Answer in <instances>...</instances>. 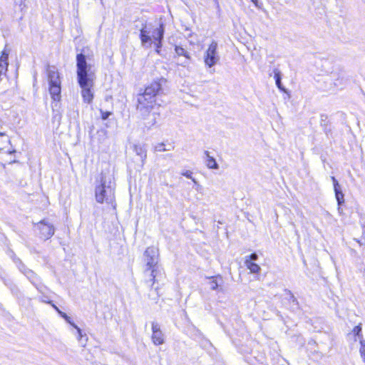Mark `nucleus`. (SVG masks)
<instances>
[{"mask_svg": "<svg viewBox=\"0 0 365 365\" xmlns=\"http://www.w3.org/2000/svg\"><path fill=\"white\" fill-rule=\"evenodd\" d=\"M164 79H159L150 83L145 88L143 93L138 96L137 110L140 115L145 118L148 115H151V121L148 123L149 126H153L156 123L158 113L151 111L156 106V96L162 88V83Z\"/></svg>", "mask_w": 365, "mask_h": 365, "instance_id": "1", "label": "nucleus"}, {"mask_svg": "<svg viewBox=\"0 0 365 365\" xmlns=\"http://www.w3.org/2000/svg\"><path fill=\"white\" fill-rule=\"evenodd\" d=\"M96 200L98 203L112 204L115 200V185L110 178L101 174L100 181L95 187Z\"/></svg>", "mask_w": 365, "mask_h": 365, "instance_id": "2", "label": "nucleus"}, {"mask_svg": "<svg viewBox=\"0 0 365 365\" xmlns=\"http://www.w3.org/2000/svg\"><path fill=\"white\" fill-rule=\"evenodd\" d=\"M158 257V249L155 247H148L144 252V274L146 277H149V280L147 281L151 282V287H153L156 282L155 278L159 269Z\"/></svg>", "mask_w": 365, "mask_h": 365, "instance_id": "3", "label": "nucleus"}, {"mask_svg": "<svg viewBox=\"0 0 365 365\" xmlns=\"http://www.w3.org/2000/svg\"><path fill=\"white\" fill-rule=\"evenodd\" d=\"M76 67L78 83H95L96 68L93 65L86 61V56L83 53H78L76 56Z\"/></svg>", "mask_w": 365, "mask_h": 365, "instance_id": "4", "label": "nucleus"}, {"mask_svg": "<svg viewBox=\"0 0 365 365\" xmlns=\"http://www.w3.org/2000/svg\"><path fill=\"white\" fill-rule=\"evenodd\" d=\"M165 27L163 23L154 28L150 25L144 24L140 30V39L141 45L145 48H150L153 41H163Z\"/></svg>", "mask_w": 365, "mask_h": 365, "instance_id": "5", "label": "nucleus"}, {"mask_svg": "<svg viewBox=\"0 0 365 365\" xmlns=\"http://www.w3.org/2000/svg\"><path fill=\"white\" fill-rule=\"evenodd\" d=\"M48 91L53 101L59 102L61 98V79L55 66H48L46 68Z\"/></svg>", "mask_w": 365, "mask_h": 365, "instance_id": "6", "label": "nucleus"}, {"mask_svg": "<svg viewBox=\"0 0 365 365\" xmlns=\"http://www.w3.org/2000/svg\"><path fill=\"white\" fill-rule=\"evenodd\" d=\"M217 42L215 40H212L204 53V63L205 65L208 68H212L220 61V56L217 51Z\"/></svg>", "mask_w": 365, "mask_h": 365, "instance_id": "7", "label": "nucleus"}, {"mask_svg": "<svg viewBox=\"0 0 365 365\" xmlns=\"http://www.w3.org/2000/svg\"><path fill=\"white\" fill-rule=\"evenodd\" d=\"M81 88V94L83 101L86 103L90 104L92 103L94 98L93 87L95 83H78Z\"/></svg>", "mask_w": 365, "mask_h": 365, "instance_id": "8", "label": "nucleus"}, {"mask_svg": "<svg viewBox=\"0 0 365 365\" xmlns=\"http://www.w3.org/2000/svg\"><path fill=\"white\" fill-rule=\"evenodd\" d=\"M152 341L155 345H161L165 342L164 334L157 322L152 323Z\"/></svg>", "mask_w": 365, "mask_h": 365, "instance_id": "9", "label": "nucleus"}, {"mask_svg": "<svg viewBox=\"0 0 365 365\" xmlns=\"http://www.w3.org/2000/svg\"><path fill=\"white\" fill-rule=\"evenodd\" d=\"M38 228L40 230L41 237L49 239L54 234V227L52 225L48 223L46 220H41L38 224Z\"/></svg>", "mask_w": 365, "mask_h": 365, "instance_id": "10", "label": "nucleus"}, {"mask_svg": "<svg viewBox=\"0 0 365 365\" xmlns=\"http://www.w3.org/2000/svg\"><path fill=\"white\" fill-rule=\"evenodd\" d=\"M9 54V51L5 48L0 56V81L2 76H5L7 71Z\"/></svg>", "mask_w": 365, "mask_h": 365, "instance_id": "11", "label": "nucleus"}, {"mask_svg": "<svg viewBox=\"0 0 365 365\" xmlns=\"http://www.w3.org/2000/svg\"><path fill=\"white\" fill-rule=\"evenodd\" d=\"M19 269L34 285L40 281L36 274L32 270L27 269L24 264H21Z\"/></svg>", "mask_w": 365, "mask_h": 365, "instance_id": "12", "label": "nucleus"}, {"mask_svg": "<svg viewBox=\"0 0 365 365\" xmlns=\"http://www.w3.org/2000/svg\"><path fill=\"white\" fill-rule=\"evenodd\" d=\"M331 180H332L333 184H334V192H335L336 199L337 200L338 205L340 206L344 202V194L342 193V191H341V188L339 187V182L336 180V179L334 177H331Z\"/></svg>", "mask_w": 365, "mask_h": 365, "instance_id": "13", "label": "nucleus"}, {"mask_svg": "<svg viewBox=\"0 0 365 365\" xmlns=\"http://www.w3.org/2000/svg\"><path fill=\"white\" fill-rule=\"evenodd\" d=\"M133 150L137 155L140 156L142 163L144 164L147 158V149L144 144H135L133 145Z\"/></svg>", "mask_w": 365, "mask_h": 365, "instance_id": "14", "label": "nucleus"}, {"mask_svg": "<svg viewBox=\"0 0 365 365\" xmlns=\"http://www.w3.org/2000/svg\"><path fill=\"white\" fill-rule=\"evenodd\" d=\"M207 159L205 161L206 165L210 169H218L219 166L214 158L211 157L208 151H205Z\"/></svg>", "mask_w": 365, "mask_h": 365, "instance_id": "15", "label": "nucleus"}, {"mask_svg": "<svg viewBox=\"0 0 365 365\" xmlns=\"http://www.w3.org/2000/svg\"><path fill=\"white\" fill-rule=\"evenodd\" d=\"M245 264L247 269H250L251 273H259V271L261 270L260 267L258 264H255V262H250V259H245Z\"/></svg>", "mask_w": 365, "mask_h": 365, "instance_id": "16", "label": "nucleus"}, {"mask_svg": "<svg viewBox=\"0 0 365 365\" xmlns=\"http://www.w3.org/2000/svg\"><path fill=\"white\" fill-rule=\"evenodd\" d=\"M175 51L176 55L178 56H185L187 59L190 58V56L188 51L180 46H175Z\"/></svg>", "mask_w": 365, "mask_h": 365, "instance_id": "17", "label": "nucleus"}, {"mask_svg": "<svg viewBox=\"0 0 365 365\" xmlns=\"http://www.w3.org/2000/svg\"><path fill=\"white\" fill-rule=\"evenodd\" d=\"M362 328L361 326L357 325L356 326L353 330L352 334L354 335V341L359 340V342L361 341V339H363V335L361 334Z\"/></svg>", "mask_w": 365, "mask_h": 365, "instance_id": "18", "label": "nucleus"}, {"mask_svg": "<svg viewBox=\"0 0 365 365\" xmlns=\"http://www.w3.org/2000/svg\"><path fill=\"white\" fill-rule=\"evenodd\" d=\"M274 78H275V83H276V86H277V88L280 90H283V87L282 86V83H281V73L280 71L277 69V68H275L274 70Z\"/></svg>", "mask_w": 365, "mask_h": 365, "instance_id": "19", "label": "nucleus"}, {"mask_svg": "<svg viewBox=\"0 0 365 365\" xmlns=\"http://www.w3.org/2000/svg\"><path fill=\"white\" fill-rule=\"evenodd\" d=\"M360 343V348H359V353L360 356L363 360L364 362H365V340L364 339H361Z\"/></svg>", "mask_w": 365, "mask_h": 365, "instance_id": "20", "label": "nucleus"}, {"mask_svg": "<svg viewBox=\"0 0 365 365\" xmlns=\"http://www.w3.org/2000/svg\"><path fill=\"white\" fill-rule=\"evenodd\" d=\"M181 174L183 176L189 179H191L195 184H197V181L195 178H192V173L190 170L184 171Z\"/></svg>", "mask_w": 365, "mask_h": 365, "instance_id": "21", "label": "nucleus"}, {"mask_svg": "<svg viewBox=\"0 0 365 365\" xmlns=\"http://www.w3.org/2000/svg\"><path fill=\"white\" fill-rule=\"evenodd\" d=\"M218 281L216 278L212 277L211 281L210 282V289L215 290L218 287Z\"/></svg>", "mask_w": 365, "mask_h": 365, "instance_id": "22", "label": "nucleus"}, {"mask_svg": "<svg viewBox=\"0 0 365 365\" xmlns=\"http://www.w3.org/2000/svg\"><path fill=\"white\" fill-rule=\"evenodd\" d=\"M155 46V51L157 53L160 54V48L162 47V41H157L153 42Z\"/></svg>", "mask_w": 365, "mask_h": 365, "instance_id": "23", "label": "nucleus"}, {"mask_svg": "<svg viewBox=\"0 0 365 365\" xmlns=\"http://www.w3.org/2000/svg\"><path fill=\"white\" fill-rule=\"evenodd\" d=\"M34 286L39 292L42 294L44 293L46 287L41 284L40 281H38V282H37L36 284H34Z\"/></svg>", "mask_w": 365, "mask_h": 365, "instance_id": "24", "label": "nucleus"}, {"mask_svg": "<svg viewBox=\"0 0 365 365\" xmlns=\"http://www.w3.org/2000/svg\"><path fill=\"white\" fill-rule=\"evenodd\" d=\"M155 150L158 152H163L165 151V145L163 143H159L155 145Z\"/></svg>", "mask_w": 365, "mask_h": 365, "instance_id": "25", "label": "nucleus"}, {"mask_svg": "<svg viewBox=\"0 0 365 365\" xmlns=\"http://www.w3.org/2000/svg\"><path fill=\"white\" fill-rule=\"evenodd\" d=\"M24 1L25 0H15V4H19V6L20 9L21 11L26 7V4L24 3Z\"/></svg>", "mask_w": 365, "mask_h": 365, "instance_id": "26", "label": "nucleus"}, {"mask_svg": "<svg viewBox=\"0 0 365 365\" xmlns=\"http://www.w3.org/2000/svg\"><path fill=\"white\" fill-rule=\"evenodd\" d=\"M101 118L103 120H106L111 114L110 112H108V111L104 112L102 110H101Z\"/></svg>", "mask_w": 365, "mask_h": 365, "instance_id": "27", "label": "nucleus"}, {"mask_svg": "<svg viewBox=\"0 0 365 365\" xmlns=\"http://www.w3.org/2000/svg\"><path fill=\"white\" fill-rule=\"evenodd\" d=\"M245 259H250V262L255 261L258 259V256L256 253H252L250 256H247Z\"/></svg>", "mask_w": 365, "mask_h": 365, "instance_id": "28", "label": "nucleus"}, {"mask_svg": "<svg viewBox=\"0 0 365 365\" xmlns=\"http://www.w3.org/2000/svg\"><path fill=\"white\" fill-rule=\"evenodd\" d=\"M73 327L77 330L78 339L80 340L82 337V331H81V329L77 325H76Z\"/></svg>", "mask_w": 365, "mask_h": 365, "instance_id": "29", "label": "nucleus"}, {"mask_svg": "<svg viewBox=\"0 0 365 365\" xmlns=\"http://www.w3.org/2000/svg\"><path fill=\"white\" fill-rule=\"evenodd\" d=\"M64 319L66 321V322H68V324H70L73 327L76 326V324L73 322H71V317H68V315H66V317H64Z\"/></svg>", "mask_w": 365, "mask_h": 365, "instance_id": "30", "label": "nucleus"}, {"mask_svg": "<svg viewBox=\"0 0 365 365\" xmlns=\"http://www.w3.org/2000/svg\"><path fill=\"white\" fill-rule=\"evenodd\" d=\"M58 314L64 319L66 315H67L66 313L63 312L62 311H58Z\"/></svg>", "mask_w": 365, "mask_h": 365, "instance_id": "31", "label": "nucleus"}, {"mask_svg": "<svg viewBox=\"0 0 365 365\" xmlns=\"http://www.w3.org/2000/svg\"><path fill=\"white\" fill-rule=\"evenodd\" d=\"M52 307L58 313V311H61L54 304L51 302Z\"/></svg>", "mask_w": 365, "mask_h": 365, "instance_id": "32", "label": "nucleus"}, {"mask_svg": "<svg viewBox=\"0 0 365 365\" xmlns=\"http://www.w3.org/2000/svg\"><path fill=\"white\" fill-rule=\"evenodd\" d=\"M40 300H41V302H45V303L51 304V302H50V301H47V300H46V299H45L44 297H42Z\"/></svg>", "mask_w": 365, "mask_h": 365, "instance_id": "33", "label": "nucleus"}, {"mask_svg": "<svg viewBox=\"0 0 365 365\" xmlns=\"http://www.w3.org/2000/svg\"><path fill=\"white\" fill-rule=\"evenodd\" d=\"M252 2L258 8H259V5L258 4L257 0H251Z\"/></svg>", "mask_w": 365, "mask_h": 365, "instance_id": "34", "label": "nucleus"}, {"mask_svg": "<svg viewBox=\"0 0 365 365\" xmlns=\"http://www.w3.org/2000/svg\"><path fill=\"white\" fill-rule=\"evenodd\" d=\"M195 189L197 190H199L201 187V186L197 182V184H195Z\"/></svg>", "mask_w": 365, "mask_h": 365, "instance_id": "35", "label": "nucleus"}, {"mask_svg": "<svg viewBox=\"0 0 365 365\" xmlns=\"http://www.w3.org/2000/svg\"><path fill=\"white\" fill-rule=\"evenodd\" d=\"M186 63H187L186 62H185V63H180V65H181V66H186Z\"/></svg>", "mask_w": 365, "mask_h": 365, "instance_id": "36", "label": "nucleus"}, {"mask_svg": "<svg viewBox=\"0 0 365 365\" xmlns=\"http://www.w3.org/2000/svg\"><path fill=\"white\" fill-rule=\"evenodd\" d=\"M3 135H4V133L0 132V136H3Z\"/></svg>", "mask_w": 365, "mask_h": 365, "instance_id": "37", "label": "nucleus"}]
</instances>
